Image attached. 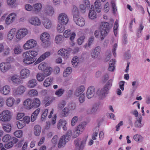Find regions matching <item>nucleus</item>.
<instances>
[{
	"instance_id": "f257e3e1",
	"label": "nucleus",
	"mask_w": 150,
	"mask_h": 150,
	"mask_svg": "<svg viewBox=\"0 0 150 150\" xmlns=\"http://www.w3.org/2000/svg\"><path fill=\"white\" fill-rule=\"evenodd\" d=\"M110 27L109 23L106 22H103L100 26V38L102 40L109 33Z\"/></svg>"
},
{
	"instance_id": "f03ea898",
	"label": "nucleus",
	"mask_w": 150,
	"mask_h": 150,
	"mask_svg": "<svg viewBox=\"0 0 150 150\" xmlns=\"http://www.w3.org/2000/svg\"><path fill=\"white\" fill-rule=\"evenodd\" d=\"M50 35L47 33H44L40 36V39L42 42V45L43 47L49 46L50 44Z\"/></svg>"
},
{
	"instance_id": "7ed1b4c3",
	"label": "nucleus",
	"mask_w": 150,
	"mask_h": 150,
	"mask_svg": "<svg viewBox=\"0 0 150 150\" xmlns=\"http://www.w3.org/2000/svg\"><path fill=\"white\" fill-rule=\"evenodd\" d=\"M86 138L82 141L79 138H77L74 141L76 150H83L87 140Z\"/></svg>"
},
{
	"instance_id": "20e7f679",
	"label": "nucleus",
	"mask_w": 150,
	"mask_h": 150,
	"mask_svg": "<svg viewBox=\"0 0 150 150\" xmlns=\"http://www.w3.org/2000/svg\"><path fill=\"white\" fill-rule=\"evenodd\" d=\"M23 56L24 57L23 62L25 64H31L36 60L35 57H31L27 52L23 53Z\"/></svg>"
},
{
	"instance_id": "39448f33",
	"label": "nucleus",
	"mask_w": 150,
	"mask_h": 150,
	"mask_svg": "<svg viewBox=\"0 0 150 150\" xmlns=\"http://www.w3.org/2000/svg\"><path fill=\"white\" fill-rule=\"evenodd\" d=\"M11 118V113L9 110H4L0 114V120L2 121H8Z\"/></svg>"
},
{
	"instance_id": "423d86ee",
	"label": "nucleus",
	"mask_w": 150,
	"mask_h": 150,
	"mask_svg": "<svg viewBox=\"0 0 150 150\" xmlns=\"http://www.w3.org/2000/svg\"><path fill=\"white\" fill-rule=\"evenodd\" d=\"M109 92V91L103 87L102 88L99 89L96 93L100 99H103L106 97Z\"/></svg>"
},
{
	"instance_id": "0eeeda50",
	"label": "nucleus",
	"mask_w": 150,
	"mask_h": 150,
	"mask_svg": "<svg viewBox=\"0 0 150 150\" xmlns=\"http://www.w3.org/2000/svg\"><path fill=\"white\" fill-rule=\"evenodd\" d=\"M37 42L33 39H31L27 41L24 44L23 47L26 50L33 48L36 46Z\"/></svg>"
},
{
	"instance_id": "6e6552de",
	"label": "nucleus",
	"mask_w": 150,
	"mask_h": 150,
	"mask_svg": "<svg viewBox=\"0 0 150 150\" xmlns=\"http://www.w3.org/2000/svg\"><path fill=\"white\" fill-rule=\"evenodd\" d=\"M58 19L59 23L64 25L67 24L69 21L67 15L64 13H61L59 14Z\"/></svg>"
},
{
	"instance_id": "1a4fd4ad",
	"label": "nucleus",
	"mask_w": 150,
	"mask_h": 150,
	"mask_svg": "<svg viewBox=\"0 0 150 150\" xmlns=\"http://www.w3.org/2000/svg\"><path fill=\"white\" fill-rule=\"evenodd\" d=\"M28 33V31L26 29H22L19 30L16 35V38L21 40Z\"/></svg>"
},
{
	"instance_id": "9d476101",
	"label": "nucleus",
	"mask_w": 150,
	"mask_h": 150,
	"mask_svg": "<svg viewBox=\"0 0 150 150\" xmlns=\"http://www.w3.org/2000/svg\"><path fill=\"white\" fill-rule=\"evenodd\" d=\"M25 90V87L23 86H21L13 90V94L14 96H17L23 93Z\"/></svg>"
},
{
	"instance_id": "9b49d317",
	"label": "nucleus",
	"mask_w": 150,
	"mask_h": 150,
	"mask_svg": "<svg viewBox=\"0 0 150 150\" xmlns=\"http://www.w3.org/2000/svg\"><path fill=\"white\" fill-rule=\"evenodd\" d=\"M16 18V15L14 13L10 14L6 18L5 23L7 25H9L14 21Z\"/></svg>"
},
{
	"instance_id": "f8f14e48",
	"label": "nucleus",
	"mask_w": 150,
	"mask_h": 150,
	"mask_svg": "<svg viewBox=\"0 0 150 150\" xmlns=\"http://www.w3.org/2000/svg\"><path fill=\"white\" fill-rule=\"evenodd\" d=\"M73 19L75 23L80 26H83L85 24V21L84 19L81 16H78L73 18Z\"/></svg>"
},
{
	"instance_id": "ddd939ff",
	"label": "nucleus",
	"mask_w": 150,
	"mask_h": 150,
	"mask_svg": "<svg viewBox=\"0 0 150 150\" xmlns=\"http://www.w3.org/2000/svg\"><path fill=\"white\" fill-rule=\"evenodd\" d=\"M11 67V65L8 62H3L0 64V70L3 73L7 71Z\"/></svg>"
},
{
	"instance_id": "4468645a",
	"label": "nucleus",
	"mask_w": 150,
	"mask_h": 150,
	"mask_svg": "<svg viewBox=\"0 0 150 150\" xmlns=\"http://www.w3.org/2000/svg\"><path fill=\"white\" fill-rule=\"evenodd\" d=\"M84 127V123H81L79 124L76 129V131L74 132V137H77L82 132L83 129Z\"/></svg>"
},
{
	"instance_id": "2eb2a0df",
	"label": "nucleus",
	"mask_w": 150,
	"mask_h": 150,
	"mask_svg": "<svg viewBox=\"0 0 150 150\" xmlns=\"http://www.w3.org/2000/svg\"><path fill=\"white\" fill-rule=\"evenodd\" d=\"M23 104L25 108L27 110H30L34 108V105L31 99L28 98L25 100L24 101Z\"/></svg>"
},
{
	"instance_id": "dca6fc26",
	"label": "nucleus",
	"mask_w": 150,
	"mask_h": 150,
	"mask_svg": "<svg viewBox=\"0 0 150 150\" xmlns=\"http://www.w3.org/2000/svg\"><path fill=\"white\" fill-rule=\"evenodd\" d=\"M97 16L96 13L94 10V6L93 5H91L88 14V18L91 19H96Z\"/></svg>"
},
{
	"instance_id": "f3484780",
	"label": "nucleus",
	"mask_w": 150,
	"mask_h": 150,
	"mask_svg": "<svg viewBox=\"0 0 150 150\" xmlns=\"http://www.w3.org/2000/svg\"><path fill=\"white\" fill-rule=\"evenodd\" d=\"M95 94V88L93 86L89 87L87 90L86 92V97L90 99L92 98Z\"/></svg>"
},
{
	"instance_id": "a211bd4d",
	"label": "nucleus",
	"mask_w": 150,
	"mask_h": 150,
	"mask_svg": "<svg viewBox=\"0 0 150 150\" xmlns=\"http://www.w3.org/2000/svg\"><path fill=\"white\" fill-rule=\"evenodd\" d=\"M63 35L66 38H68L71 35L70 39L71 41H73L76 36L75 33L74 32H73L71 33V31L69 29L66 30L64 33Z\"/></svg>"
},
{
	"instance_id": "6ab92c4d",
	"label": "nucleus",
	"mask_w": 150,
	"mask_h": 150,
	"mask_svg": "<svg viewBox=\"0 0 150 150\" xmlns=\"http://www.w3.org/2000/svg\"><path fill=\"white\" fill-rule=\"evenodd\" d=\"M29 22L31 24L35 26L40 25L41 23L40 19L36 16L32 17L29 20Z\"/></svg>"
},
{
	"instance_id": "aec40b11",
	"label": "nucleus",
	"mask_w": 150,
	"mask_h": 150,
	"mask_svg": "<svg viewBox=\"0 0 150 150\" xmlns=\"http://www.w3.org/2000/svg\"><path fill=\"white\" fill-rule=\"evenodd\" d=\"M42 6L40 3H37L33 5V13L35 14H37L40 12L42 9Z\"/></svg>"
},
{
	"instance_id": "412c9836",
	"label": "nucleus",
	"mask_w": 150,
	"mask_h": 150,
	"mask_svg": "<svg viewBox=\"0 0 150 150\" xmlns=\"http://www.w3.org/2000/svg\"><path fill=\"white\" fill-rule=\"evenodd\" d=\"M44 12L46 15L52 16L54 13V9L51 6L47 5L45 7Z\"/></svg>"
},
{
	"instance_id": "4be33fe9",
	"label": "nucleus",
	"mask_w": 150,
	"mask_h": 150,
	"mask_svg": "<svg viewBox=\"0 0 150 150\" xmlns=\"http://www.w3.org/2000/svg\"><path fill=\"white\" fill-rule=\"evenodd\" d=\"M100 48L99 46L96 47L93 51L91 53V56L92 58H97L99 55L100 54Z\"/></svg>"
},
{
	"instance_id": "5701e85b",
	"label": "nucleus",
	"mask_w": 150,
	"mask_h": 150,
	"mask_svg": "<svg viewBox=\"0 0 150 150\" xmlns=\"http://www.w3.org/2000/svg\"><path fill=\"white\" fill-rule=\"evenodd\" d=\"M85 89L84 86L81 85L78 87L74 92V95L75 96L78 97L83 94Z\"/></svg>"
},
{
	"instance_id": "b1692460",
	"label": "nucleus",
	"mask_w": 150,
	"mask_h": 150,
	"mask_svg": "<svg viewBox=\"0 0 150 150\" xmlns=\"http://www.w3.org/2000/svg\"><path fill=\"white\" fill-rule=\"evenodd\" d=\"M11 79L12 82L15 83L19 84L22 83V81L19 78V76L17 75H14L11 77Z\"/></svg>"
},
{
	"instance_id": "393cba45",
	"label": "nucleus",
	"mask_w": 150,
	"mask_h": 150,
	"mask_svg": "<svg viewBox=\"0 0 150 150\" xmlns=\"http://www.w3.org/2000/svg\"><path fill=\"white\" fill-rule=\"evenodd\" d=\"M99 104H95L92 108L88 109L87 112L88 114H94L97 112L99 107Z\"/></svg>"
},
{
	"instance_id": "a878e982",
	"label": "nucleus",
	"mask_w": 150,
	"mask_h": 150,
	"mask_svg": "<svg viewBox=\"0 0 150 150\" xmlns=\"http://www.w3.org/2000/svg\"><path fill=\"white\" fill-rule=\"evenodd\" d=\"M68 138H66L65 136H62L60 138L58 144V147L61 148L64 146L66 142L69 141Z\"/></svg>"
},
{
	"instance_id": "bb28decb",
	"label": "nucleus",
	"mask_w": 150,
	"mask_h": 150,
	"mask_svg": "<svg viewBox=\"0 0 150 150\" xmlns=\"http://www.w3.org/2000/svg\"><path fill=\"white\" fill-rule=\"evenodd\" d=\"M58 53L64 57L68 58L69 56V52L65 49H61L58 51Z\"/></svg>"
},
{
	"instance_id": "cd10ccee",
	"label": "nucleus",
	"mask_w": 150,
	"mask_h": 150,
	"mask_svg": "<svg viewBox=\"0 0 150 150\" xmlns=\"http://www.w3.org/2000/svg\"><path fill=\"white\" fill-rule=\"evenodd\" d=\"M50 55V53L49 52H46L42 54L37 60L36 62L39 63L43 60L46 58L49 57Z\"/></svg>"
},
{
	"instance_id": "c85d7f7f",
	"label": "nucleus",
	"mask_w": 150,
	"mask_h": 150,
	"mask_svg": "<svg viewBox=\"0 0 150 150\" xmlns=\"http://www.w3.org/2000/svg\"><path fill=\"white\" fill-rule=\"evenodd\" d=\"M15 100L13 97H9L7 98L6 101V103L7 106L11 107L15 103Z\"/></svg>"
},
{
	"instance_id": "c756f323",
	"label": "nucleus",
	"mask_w": 150,
	"mask_h": 150,
	"mask_svg": "<svg viewBox=\"0 0 150 150\" xmlns=\"http://www.w3.org/2000/svg\"><path fill=\"white\" fill-rule=\"evenodd\" d=\"M11 90L10 86L8 85L4 86L2 89L0 90L1 92L4 95H7L8 94Z\"/></svg>"
},
{
	"instance_id": "7c9ffc66",
	"label": "nucleus",
	"mask_w": 150,
	"mask_h": 150,
	"mask_svg": "<svg viewBox=\"0 0 150 150\" xmlns=\"http://www.w3.org/2000/svg\"><path fill=\"white\" fill-rule=\"evenodd\" d=\"M37 81L35 79H32L29 80L27 84L28 86L30 88H33L36 86Z\"/></svg>"
},
{
	"instance_id": "2f4dec72",
	"label": "nucleus",
	"mask_w": 150,
	"mask_h": 150,
	"mask_svg": "<svg viewBox=\"0 0 150 150\" xmlns=\"http://www.w3.org/2000/svg\"><path fill=\"white\" fill-rule=\"evenodd\" d=\"M30 74V71L27 69H22L21 71V75L23 78H25L28 77Z\"/></svg>"
},
{
	"instance_id": "473e14b6",
	"label": "nucleus",
	"mask_w": 150,
	"mask_h": 150,
	"mask_svg": "<svg viewBox=\"0 0 150 150\" xmlns=\"http://www.w3.org/2000/svg\"><path fill=\"white\" fill-rule=\"evenodd\" d=\"M142 119V117L141 115L136 118V121L134 123V125L136 127L140 128L142 126L141 123Z\"/></svg>"
},
{
	"instance_id": "72a5a7b5",
	"label": "nucleus",
	"mask_w": 150,
	"mask_h": 150,
	"mask_svg": "<svg viewBox=\"0 0 150 150\" xmlns=\"http://www.w3.org/2000/svg\"><path fill=\"white\" fill-rule=\"evenodd\" d=\"M95 6L96 11L98 13L100 12L101 9V2L100 0H96L94 3Z\"/></svg>"
},
{
	"instance_id": "f704fd0d",
	"label": "nucleus",
	"mask_w": 150,
	"mask_h": 150,
	"mask_svg": "<svg viewBox=\"0 0 150 150\" xmlns=\"http://www.w3.org/2000/svg\"><path fill=\"white\" fill-rule=\"evenodd\" d=\"M66 124L67 122L66 121L63 120H60L58 123L57 127L58 129H60L61 127H59V125L62 124L63 125L62 128L63 129L66 130H67V127L66 126Z\"/></svg>"
},
{
	"instance_id": "c9c22d12",
	"label": "nucleus",
	"mask_w": 150,
	"mask_h": 150,
	"mask_svg": "<svg viewBox=\"0 0 150 150\" xmlns=\"http://www.w3.org/2000/svg\"><path fill=\"white\" fill-rule=\"evenodd\" d=\"M40 111V108H38L35 110L32 113L31 117L32 122H33L35 120Z\"/></svg>"
},
{
	"instance_id": "e433bc0d",
	"label": "nucleus",
	"mask_w": 150,
	"mask_h": 150,
	"mask_svg": "<svg viewBox=\"0 0 150 150\" xmlns=\"http://www.w3.org/2000/svg\"><path fill=\"white\" fill-rule=\"evenodd\" d=\"M41 131V127L38 125H36L34 127V133L36 136H39Z\"/></svg>"
},
{
	"instance_id": "4c0bfd02",
	"label": "nucleus",
	"mask_w": 150,
	"mask_h": 150,
	"mask_svg": "<svg viewBox=\"0 0 150 150\" xmlns=\"http://www.w3.org/2000/svg\"><path fill=\"white\" fill-rule=\"evenodd\" d=\"M32 102L34 108H36L39 107L40 104V101L39 99L37 98H35L33 100H32Z\"/></svg>"
},
{
	"instance_id": "58836bf2",
	"label": "nucleus",
	"mask_w": 150,
	"mask_h": 150,
	"mask_svg": "<svg viewBox=\"0 0 150 150\" xmlns=\"http://www.w3.org/2000/svg\"><path fill=\"white\" fill-rule=\"evenodd\" d=\"M69 113V110L67 107H65L62 110L61 116L62 117H66L67 116Z\"/></svg>"
},
{
	"instance_id": "ea45409f",
	"label": "nucleus",
	"mask_w": 150,
	"mask_h": 150,
	"mask_svg": "<svg viewBox=\"0 0 150 150\" xmlns=\"http://www.w3.org/2000/svg\"><path fill=\"white\" fill-rule=\"evenodd\" d=\"M53 80L52 78H48L46 79L43 83L44 86L46 87L49 86L52 83Z\"/></svg>"
},
{
	"instance_id": "a19ab883",
	"label": "nucleus",
	"mask_w": 150,
	"mask_h": 150,
	"mask_svg": "<svg viewBox=\"0 0 150 150\" xmlns=\"http://www.w3.org/2000/svg\"><path fill=\"white\" fill-rule=\"evenodd\" d=\"M94 37L93 36L90 37L88 40V43L85 44L84 46V47L87 50H88V48L90 47L91 45L92 44L94 41Z\"/></svg>"
},
{
	"instance_id": "79ce46f5",
	"label": "nucleus",
	"mask_w": 150,
	"mask_h": 150,
	"mask_svg": "<svg viewBox=\"0 0 150 150\" xmlns=\"http://www.w3.org/2000/svg\"><path fill=\"white\" fill-rule=\"evenodd\" d=\"M14 29H12L9 32L8 34L7 38L8 40H12L15 35V31Z\"/></svg>"
},
{
	"instance_id": "37998d69",
	"label": "nucleus",
	"mask_w": 150,
	"mask_h": 150,
	"mask_svg": "<svg viewBox=\"0 0 150 150\" xmlns=\"http://www.w3.org/2000/svg\"><path fill=\"white\" fill-rule=\"evenodd\" d=\"M72 13L73 16V18L79 16V11L78 8L75 6H73Z\"/></svg>"
},
{
	"instance_id": "c03bdc74",
	"label": "nucleus",
	"mask_w": 150,
	"mask_h": 150,
	"mask_svg": "<svg viewBox=\"0 0 150 150\" xmlns=\"http://www.w3.org/2000/svg\"><path fill=\"white\" fill-rule=\"evenodd\" d=\"M115 62V60L114 59H112V61H110L109 62V66L108 68L109 71H112L115 69L114 64Z\"/></svg>"
},
{
	"instance_id": "a18cd8bd",
	"label": "nucleus",
	"mask_w": 150,
	"mask_h": 150,
	"mask_svg": "<svg viewBox=\"0 0 150 150\" xmlns=\"http://www.w3.org/2000/svg\"><path fill=\"white\" fill-rule=\"evenodd\" d=\"M64 24L59 23L57 26V31L59 33L63 32L65 29Z\"/></svg>"
},
{
	"instance_id": "49530a36",
	"label": "nucleus",
	"mask_w": 150,
	"mask_h": 150,
	"mask_svg": "<svg viewBox=\"0 0 150 150\" xmlns=\"http://www.w3.org/2000/svg\"><path fill=\"white\" fill-rule=\"evenodd\" d=\"M79 62V58L76 56L74 57L71 61L72 65L74 67H76Z\"/></svg>"
},
{
	"instance_id": "de8ad7c7",
	"label": "nucleus",
	"mask_w": 150,
	"mask_h": 150,
	"mask_svg": "<svg viewBox=\"0 0 150 150\" xmlns=\"http://www.w3.org/2000/svg\"><path fill=\"white\" fill-rule=\"evenodd\" d=\"M43 70L44 72L43 73L45 75V76L47 77L51 74V72L52 71V68L50 67H48Z\"/></svg>"
},
{
	"instance_id": "09e8293b",
	"label": "nucleus",
	"mask_w": 150,
	"mask_h": 150,
	"mask_svg": "<svg viewBox=\"0 0 150 150\" xmlns=\"http://www.w3.org/2000/svg\"><path fill=\"white\" fill-rule=\"evenodd\" d=\"M112 81L113 80L112 79L109 80L107 82L104 87L109 91L112 85Z\"/></svg>"
},
{
	"instance_id": "8fccbe9b",
	"label": "nucleus",
	"mask_w": 150,
	"mask_h": 150,
	"mask_svg": "<svg viewBox=\"0 0 150 150\" xmlns=\"http://www.w3.org/2000/svg\"><path fill=\"white\" fill-rule=\"evenodd\" d=\"M64 89L62 88H60L55 91V94L58 97H60L64 93Z\"/></svg>"
},
{
	"instance_id": "3c124183",
	"label": "nucleus",
	"mask_w": 150,
	"mask_h": 150,
	"mask_svg": "<svg viewBox=\"0 0 150 150\" xmlns=\"http://www.w3.org/2000/svg\"><path fill=\"white\" fill-rule=\"evenodd\" d=\"M66 104V101L64 100L61 101L57 105V108L59 110L62 109L65 106Z\"/></svg>"
},
{
	"instance_id": "603ef678",
	"label": "nucleus",
	"mask_w": 150,
	"mask_h": 150,
	"mask_svg": "<svg viewBox=\"0 0 150 150\" xmlns=\"http://www.w3.org/2000/svg\"><path fill=\"white\" fill-rule=\"evenodd\" d=\"M46 77L43 73H39L37 75V79L39 81H42Z\"/></svg>"
},
{
	"instance_id": "864d4df0",
	"label": "nucleus",
	"mask_w": 150,
	"mask_h": 150,
	"mask_svg": "<svg viewBox=\"0 0 150 150\" xmlns=\"http://www.w3.org/2000/svg\"><path fill=\"white\" fill-rule=\"evenodd\" d=\"M72 72V69L70 67L67 68L65 71L63 73V75L64 76L66 77L69 76Z\"/></svg>"
},
{
	"instance_id": "5fc2aeb1",
	"label": "nucleus",
	"mask_w": 150,
	"mask_h": 150,
	"mask_svg": "<svg viewBox=\"0 0 150 150\" xmlns=\"http://www.w3.org/2000/svg\"><path fill=\"white\" fill-rule=\"evenodd\" d=\"M44 25L46 29L50 28L52 26L51 21L49 20H46L44 23Z\"/></svg>"
},
{
	"instance_id": "6e6d98bb",
	"label": "nucleus",
	"mask_w": 150,
	"mask_h": 150,
	"mask_svg": "<svg viewBox=\"0 0 150 150\" xmlns=\"http://www.w3.org/2000/svg\"><path fill=\"white\" fill-rule=\"evenodd\" d=\"M133 139L137 142H140L142 141L143 137L140 135L136 134L134 136Z\"/></svg>"
},
{
	"instance_id": "4d7b16f0",
	"label": "nucleus",
	"mask_w": 150,
	"mask_h": 150,
	"mask_svg": "<svg viewBox=\"0 0 150 150\" xmlns=\"http://www.w3.org/2000/svg\"><path fill=\"white\" fill-rule=\"evenodd\" d=\"M22 51V49L20 46H16L14 49V53L15 54H18L21 53Z\"/></svg>"
},
{
	"instance_id": "13d9d810",
	"label": "nucleus",
	"mask_w": 150,
	"mask_h": 150,
	"mask_svg": "<svg viewBox=\"0 0 150 150\" xmlns=\"http://www.w3.org/2000/svg\"><path fill=\"white\" fill-rule=\"evenodd\" d=\"M17 125L18 128L21 129L25 126L26 125L23 121L21 120L17 122Z\"/></svg>"
},
{
	"instance_id": "bf43d9fd",
	"label": "nucleus",
	"mask_w": 150,
	"mask_h": 150,
	"mask_svg": "<svg viewBox=\"0 0 150 150\" xmlns=\"http://www.w3.org/2000/svg\"><path fill=\"white\" fill-rule=\"evenodd\" d=\"M3 128L5 132H9L11 129V127L9 124H5L3 125Z\"/></svg>"
},
{
	"instance_id": "052dcab7",
	"label": "nucleus",
	"mask_w": 150,
	"mask_h": 150,
	"mask_svg": "<svg viewBox=\"0 0 150 150\" xmlns=\"http://www.w3.org/2000/svg\"><path fill=\"white\" fill-rule=\"evenodd\" d=\"M38 93L37 91L35 89L31 90L28 92V94L31 97L37 96L38 95Z\"/></svg>"
},
{
	"instance_id": "680f3d73",
	"label": "nucleus",
	"mask_w": 150,
	"mask_h": 150,
	"mask_svg": "<svg viewBox=\"0 0 150 150\" xmlns=\"http://www.w3.org/2000/svg\"><path fill=\"white\" fill-rule=\"evenodd\" d=\"M62 39L63 36L62 35H58L56 37L55 41L56 43L58 44L62 42Z\"/></svg>"
},
{
	"instance_id": "e2e57ef3",
	"label": "nucleus",
	"mask_w": 150,
	"mask_h": 150,
	"mask_svg": "<svg viewBox=\"0 0 150 150\" xmlns=\"http://www.w3.org/2000/svg\"><path fill=\"white\" fill-rule=\"evenodd\" d=\"M25 8L28 11H31L33 13V5L32 6L29 4H26L25 5Z\"/></svg>"
},
{
	"instance_id": "0e129e2a",
	"label": "nucleus",
	"mask_w": 150,
	"mask_h": 150,
	"mask_svg": "<svg viewBox=\"0 0 150 150\" xmlns=\"http://www.w3.org/2000/svg\"><path fill=\"white\" fill-rule=\"evenodd\" d=\"M85 39V36L84 35L81 36L77 40V42L79 45H81L84 42Z\"/></svg>"
},
{
	"instance_id": "69168bd1",
	"label": "nucleus",
	"mask_w": 150,
	"mask_h": 150,
	"mask_svg": "<svg viewBox=\"0 0 150 150\" xmlns=\"http://www.w3.org/2000/svg\"><path fill=\"white\" fill-rule=\"evenodd\" d=\"M48 112V109H46L44 110V112L42 113L41 116V120L42 121L44 120L45 118L47 116Z\"/></svg>"
},
{
	"instance_id": "338daca9",
	"label": "nucleus",
	"mask_w": 150,
	"mask_h": 150,
	"mask_svg": "<svg viewBox=\"0 0 150 150\" xmlns=\"http://www.w3.org/2000/svg\"><path fill=\"white\" fill-rule=\"evenodd\" d=\"M28 53L30 55L34 57L37 56L38 53L37 51H28L26 52Z\"/></svg>"
},
{
	"instance_id": "774afa93",
	"label": "nucleus",
	"mask_w": 150,
	"mask_h": 150,
	"mask_svg": "<svg viewBox=\"0 0 150 150\" xmlns=\"http://www.w3.org/2000/svg\"><path fill=\"white\" fill-rule=\"evenodd\" d=\"M22 132L21 130L16 131L14 133V135L18 138L21 137L22 135Z\"/></svg>"
}]
</instances>
